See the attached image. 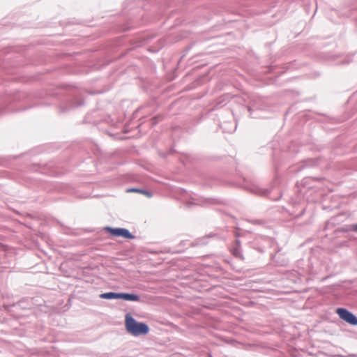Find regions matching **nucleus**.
Listing matches in <instances>:
<instances>
[{"label":"nucleus","mask_w":357,"mask_h":357,"mask_svg":"<svg viewBox=\"0 0 357 357\" xmlns=\"http://www.w3.org/2000/svg\"><path fill=\"white\" fill-rule=\"evenodd\" d=\"M125 325L127 331L134 336L146 335L149 333V326L144 323L137 322L130 314L125 317Z\"/></svg>","instance_id":"obj_1"},{"label":"nucleus","mask_w":357,"mask_h":357,"mask_svg":"<svg viewBox=\"0 0 357 357\" xmlns=\"http://www.w3.org/2000/svg\"><path fill=\"white\" fill-rule=\"evenodd\" d=\"M336 313L341 319L344 320L347 323L352 326L357 325V317L347 309L340 307L337 308L336 310Z\"/></svg>","instance_id":"obj_2"},{"label":"nucleus","mask_w":357,"mask_h":357,"mask_svg":"<svg viewBox=\"0 0 357 357\" xmlns=\"http://www.w3.org/2000/svg\"><path fill=\"white\" fill-rule=\"evenodd\" d=\"M106 229L109 232L110 234L114 236H122L128 239H132L134 238L133 235H132L126 229L107 227Z\"/></svg>","instance_id":"obj_3"},{"label":"nucleus","mask_w":357,"mask_h":357,"mask_svg":"<svg viewBox=\"0 0 357 357\" xmlns=\"http://www.w3.org/2000/svg\"><path fill=\"white\" fill-rule=\"evenodd\" d=\"M119 298L131 301H139V297L137 295L127 293H119Z\"/></svg>","instance_id":"obj_4"},{"label":"nucleus","mask_w":357,"mask_h":357,"mask_svg":"<svg viewBox=\"0 0 357 357\" xmlns=\"http://www.w3.org/2000/svg\"><path fill=\"white\" fill-rule=\"evenodd\" d=\"M100 296L104 299H119V293L107 292L102 294Z\"/></svg>","instance_id":"obj_5"},{"label":"nucleus","mask_w":357,"mask_h":357,"mask_svg":"<svg viewBox=\"0 0 357 357\" xmlns=\"http://www.w3.org/2000/svg\"><path fill=\"white\" fill-rule=\"evenodd\" d=\"M127 192H141V193H143V194L146 195L148 196H150L149 192L143 191V190H139V189H137V188L128 189V190H127Z\"/></svg>","instance_id":"obj_6"},{"label":"nucleus","mask_w":357,"mask_h":357,"mask_svg":"<svg viewBox=\"0 0 357 357\" xmlns=\"http://www.w3.org/2000/svg\"><path fill=\"white\" fill-rule=\"evenodd\" d=\"M355 231H357V224L354 226V229Z\"/></svg>","instance_id":"obj_7"}]
</instances>
